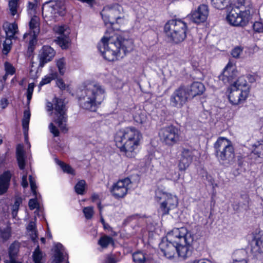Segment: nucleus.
Segmentation results:
<instances>
[{"label":"nucleus","mask_w":263,"mask_h":263,"mask_svg":"<svg viewBox=\"0 0 263 263\" xmlns=\"http://www.w3.org/2000/svg\"><path fill=\"white\" fill-rule=\"evenodd\" d=\"M193 241V235L186 228H174L162 239L159 248L167 258H172L177 253L179 257L184 259L188 256Z\"/></svg>","instance_id":"f257e3e1"},{"label":"nucleus","mask_w":263,"mask_h":263,"mask_svg":"<svg viewBox=\"0 0 263 263\" xmlns=\"http://www.w3.org/2000/svg\"><path fill=\"white\" fill-rule=\"evenodd\" d=\"M132 40L122 39L114 35L103 36L98 44V49L103 58L108 61H115L120 57L125 55L126 52L133 49Z\"/></svg>","instance_id":"f03ea898"},{"label":"nucleus","mask_w":263,"mask_h":263,"mask_svg":"<svg viewBox=\"0 0 263 263\" xmlns=\"http://www.w3.org/2000/svg\"><path fill=\"white\" fill-rule=\"evenodd\" d=\"M142 140L141 132L133 126L119 130L115 137L116 146L123 155L128 158H134L136 156Z\"/></svg>","instance_id":"7ed1b4c3"},{"label":"nucleus","mask_w":263,"mask_h":263,"mask_svg":"<svg viewBox=\"0 0 263 263\" xmlns=\"http://www.w3.org/2000/svg\"><path fill=\"white\" fill-rule=\"evenodd\" d=\"M105 87L98 83L83 84L79 97V103L84 109L95 111L106 98Z\"/></svg>","instance_id":"20e7f679"},{"label":"nucleus","mask_w":263,"mask_h":263,"mask_svg":"<svg viewBox=\"0 0 263 263\" xmlns=\"http://www.w3.org/2000/svg\"><path fill=\"white\" fill-rule=\"evenodd\" d=\"M252 5L245 0H238L237 4L231 7L228 11L226 20L231 26L244 27L251 18Z\"/></svg>","instance_id":"39448f33"},{"label":"nucleus","mask_w":263,"mask_h":263,"mask_svg":"<svg viewBox=\"0 0 263 263\" xmlns=\"http://www.w3.org/2000/svg\"><path fill=\"white\" fill-rule=\"evenodd\" d=\"M214 148L215 156L221 165L227 167L234 163L235 151L231 140L223 137H219Z\"/></svg>","instance_id":"423d86ee"},{"label":"nucleus","mask_w":263,"mask_h":263,"mask_svg":"<svg viewBox=\"0 0 263 263\" xmlns=\"http://www.w3.org/2000/svg\"><path fill=\"white\" fill-rule=\"evenodd\" d=\"M250 88L245 78L241 76L231 84L227 93L230 102L234 105L243 103L249 97Z\"/></svg>","instance_id":"0eeeda50"},{"label":"nucleus","mask_w":263,"mask_h":263,"mask_svg":"<svg viewBox=\"0 0 263 263\" xmlns=\"http://www.w3.org/2000/svg\"><path fill=\"white\" fill-rule=\"evenodd\" d=\"M46 110L50 111V115L53 114V122L58 125L61 130L67 131L66 123L67 116L64 101L61 99L54 98L52 102H47Z\"/></svg>","instance_id":"6e6552de"},{"label":"nucleus","mask_w":263,"mask_h":263,"mask_svg":"<svg viewBox=\"0 0 263 263\" xmlns=\"http://www.w3.org/2000/svg\"><path fill=\"white\" fill-rule=\"evenodd\" d=\"M164 30L166 36L175 43L181 42L186 37V24L180 20L168 21L165 24Z\"/></svg>","instance_id":"1a4fd4ad"},{"label":"nucleus","mask_w":263,"mask_h":263,"mask_svg":"<svg viewBox=\"0 0 263 263\" xmlns=\"http://www.w3.org/2000/svg\"><path fill=\"white\" fill-rule=\"evenodd\" d=\"M155 199L160 203L159 212L162 215L169 214L170 212L177 208L178 205V198L176 195L159 189L155 192Z\"/></svg>","instance_id":"9d476101"},{"label":"nucleus","mask_w":263,"mask_h":263,"mask_svg":"<svg viewBox=\"0 0 263 263\" xmlns=\"http://www.w3.org/2000/svg\"><path fill=\"white\" fill-rule=\"evenodd\" d=\"M160 140L165 145L172 146L180 140L179 129L173 125L161 128L159 132Z\"/></svg>","instance_id":"9b49d317"},{"label":"nucleus","mask_w":263,"mask_h":263,"mask_svg":"<svg viewBox=\"0 0 263 263\" xmlns=\"http://www.w3.org/2000/svg\"><path fill=\"white\" fill-rule=\"evenodd\" d=\"M131 183V180L128 178L119 180L112 185L110 189L111 195L116 199L124 198L127 195Z\"/></svg>","instance_id":"f8f14e48"},{"label":"nucleus","mask_w":263,"mask_h":263,"mask_svg":"<svg viewBox=\"0 0 263 263\" xmlns=\"http://www.w3.org/2000/svg\"><path fill=\"white\" fill-rule=\"evenodd\" d=\"M187 90L185 86H180L176 89L170 97V104L175 107L180 108L189 98Z\"/></svg>","instance_id":"ddd939ff"},{"label":"nucleus","mask_w":263,"mask_h":263,"mask_svg":"<svg viewBox=\"0 0 263 263\" xmlns=\"http://www.w3.org/2000/svg\"><path fill=\"white\" fill-rule=\"evenodd\" d=\"M198 154L197 151L191 148L182 149L178 167L180 171H185L192 163L193 160Z\"/></svg>","instance_id":"4468645a"},{"label":"nucleus","mask_w":263,"mask_h":263,"mask_svg":"<svg viewBox=\"0 0 263 263\" xmlns=\"http://www.w3.org/2000/svg\"><path fill=\"white\" fill-rule=\"evenodd\" d=\"M209 13L208 6L202 4L200 5L197 8L192 10L187 17L193 23L199 24L206 21Z\"/></svg>","instance_id":"2eb2a0df"},{"label":"nucleus","mask_w":263,"mask_h":263,"mask_svg":"<svg viewBox=\"0 0 263 263\" xmlns=\"http://www.w3.org/2000/svg\"><path fill=\"white\" fill-rule=\"evenodd\" d=\"M65 7L60 1H51L44 3L42 7L43 14L46 16L50 14V16L63 15L64 14Z\"/></svg>","instance_id":"dca6fc26"},{"label":"nucleus","mask_w":263,"mask_h":263,"mask_svg":"<svg viewBox=\"0 0 263 263\" xmlns=\"http://www.w3.org/2000/svg\"><path fill=\"white\" fill-rule=\"evenodd\" d=\"M237 73L235 64L229 61L224 68L222 73L219 76V79L224 84L231 85L234 83L233 80L237 77Z\"/></svg>","instance_id":"f3484780"},{"label":"nucleus","mask_w":263,"mask_h":263,"mask_svg":"<svg viewBox=\"0 0 263 263\" xmlns=\"http://www.w3.org/2000/svg\"><path fill=\"white\" fill-rule=\"evenodd\" d=\"M30 31L28 33H26L24 37L26 38L29 35L31 39L29 41V47L31 48L36 42V37L40 32L39 18L34 16L32 17L29 22Z\"/></svg>","instance_id":"a211bd4d"},{"label":"nucleus","mask_w":263,"mask_h":263,"mask_svg":"<svg viewBox=\"0 0 263 263\" xmlns=\"http://www.w3.org/2000/svg\"><path fill=\"white\" fill-rule=\"evenodd\" d=\"M29 180L31 192L34 196V198L30 199L28 203L29 209L32 210L38 207L39 203L37 200L40 199L41 196L37 192V186L36 185L34 178L32 175H29Z\"/></svg>","instance_id":"6ab92c4d"},{"label":"nucleus","mask_w":263,"mask_h":263,"mask_svg":"<svg viewBox=\"0 0 263 263\" xmlns=\"http://www.w3.org/2000/svg\"><path fill=\"white\" fill-rule=\"evenodd\" d=\"M55 52L54 50L49 46H44L41 49L39 54V59L40 65L43 66L44 65L50 61L55 56Z\"/></svg>","instance_id":"aec40b11"},{"label":"nucleus","mask_w":263,"mask_h":263,"mask_svg":"<svg viewBox=\"0 0 263 263\" xmlns=\"http://www.w3.org/2000/svg\"><path fill=\"white\" fill-rule=\"evenodd\" d=\"M111 6L112 10V20H115V23H123L126 17L123 7L118 4L111 5Z\"/></svg>","instance_id":"412c9836"},{"label":"nucleus","mask_w":263,"mask_h":263,"mask_svg":"<svg viewBox=\"0 0 263 263\" xmlns=\"http://www.w3.org/2000/svg\"><path fill=\"white\" fill-rule=\"evenodd\" d=\"M52 263H60L64 260L67 259V254L63 245L58 243L54 246V254Z\"/></svg>","instance_id":"4be33fe9"},{"label":"nucleus","mask_w":263,"mask_h":263,"mask_svg":"<svg viewBox=\"0 0 263 263\" xmlns=\"http://www.w3.org/2000/svg\"><path fill=\"white\" fill-rule=\"evenodd\" d=\"M12 173L10 171H5L0 176V195L5 193L9 186Z\"/></svg>","instance_id":"5701e85b"},{"label":"nucleus","mask_w":263,"mask_h":263,"mask_svg":"<svg viewBox=\"0 0 263 263\" xmlns=\"http://www.w3.org/2000/svg\"><path fill=\"white\" fill-rule=\"evenodd\" d=\"M189 97L193 98L201 95L205 90L204 85L199 82H193L189 87H186Z\"/></svg>","instance_id":"b1692460"},{"label":"nucleus","mask_w":263,"mask_h":263,"mask_svg":"<svg viewBox=\"0 0 263 263\" xmlns=\"http://www.w3.org/2000/svg\"><path fill=\"white\" fill-rule=\"evenodd\" d=\"M112 10L111 5H107L104 7L101 12L102 18L105 25L111 26L115 23L112 20Z\"/></svg>","instance_id":"393cba45"},{"label":"nucleus","mask_w":263,"mask_h":263,"mask_svg":"<svg viewBox=\"0 0 263 263\" xmlns=\"http://www.w3.org/2000/svg\"><path fill=\"white\" fill-rule=\"evenodd\" d=\"M5 30L6 39L12 40L14 38V35L17 33L18 28L17 25L15 23H9L6 22L3 25Z\"/></svg>","instance_id":"a878e982"},{"label":"nucleus","mask_w":263,"mask_h":263,"mask_svg":"<svg viewBox=\"0 0 263 263\" xmlns=\"http://www.w3.org/2000/svg\"><path fill=\"white\" fill-rule=\"evenodd\" d=\"M253 241L255 244L252 248V252L254 254L263 253V232H260Z\"/></svg>","instance_id":"bb28decb"},{"label":"nucleus","mask_w":263,"mask_h":263,"mask_svg":"<svg viewBox=\"0 0 263 263\" xmlns=\"http://www.w3.org/2000/svg\"><path fill=\"white\" fill-rule=\"evenodd\" d=\"M251 155L263 158V140L255 142L251 146Z\"/></svg>","instance_id":"cd10ccee"},{"label":"nucleus","mask_w":263,"mask_h":263,"mask_svg":"<svg viewBox=\"0 0 263 263\" xmlns=\"http://www.w3.org/2000/svg\"><path fill=\"white\" fill-rule=\"evenodd\" d=\"M247 257L248 253L246 250H236L232 255L233 261L232 263H239L242 260H248Z\"/></svg>","instance_id":"c85d7f7f"},{"label":"nucleus","mask_w":263,"mask_h":263,"mask_svg":"<svg viewBox=\"0 0 263 263\" xmlns=\"http://www.w3.org/2000/svg\"><path fill=\"white\" fill-rule=\"evenodd\" d=\"M24 151L23 145L19 144L16 147V158L19 168L23 170L25 167Z\"/></svg>","instance_id":"c756f323"},{"label":"nucleus","mask_w":263,"mask_h":263,"mask_svg":"<svg viewBox=\"0 0 263 263\" xmlns=\"http://www.w3.org/2000/svg\"><path fill=\"white\" fill-rule=\"evenodd\" d=\"M31 114L29 110H25L24 111V116L22 120V126L23 128L24 134L25 136V138L27 139L28 136V132L29 129V124Z\"/></svg>","instance_id":"7c9ffc66"},{"label":"nucleus","mask_w":263,"mask_h":263,"mask_svg":"<svg viewBox=\"0 0 263 263\" xmlns=\"http://www.w3.org/2000/svg\"><path fill=\"white\" fill-rule=\"evenodd\" d=\"M113 243L114 240L112 238L107 235L102 236L98 240V245L102 249L107 248L110 244Z\"/></svg>","instance_id":"2f4dec72"},{"label":"nucleus","mask_w":263,"mask_h":263,"mask_svg":"<svg viewBox=\"0 0 263 263\" xmlns=\"http://www.w3.org/2000/svg\"><path fill=\"white\" fill-rule=\"evenodd\" d=\"M211 2L213 7L222 10L229 5L230 0H211Z\"/></svg>","instance_id":"473e14b6"},{"label":"nucleus","mask_w":263,"mask_h":263,"mask_svg":"<svg viewBox=\"0 0 263 263\" xmlns=\"http://www.w3.org/2000/svg\"><path fill=\"white\" fill-rule=\"evenodd\" d=\"M27 230L29 233V235L31 239L35 241L37 238V231L36 230L35 223L34 221H30L27 227Z\"/></svg>","instance_id":"72a5a7b5"},{"label":"nucleus","mask_w":263,"mask_h":263,"mask_svg":"<svg viewBox=\"0 0 263 263\" xmlns=\"http://www.w3.org/2000/svg\"><path fill=\"white\" fill-rule=\"evenodd\" d=\"M57 43L63 49L69 46V39L68 35L59 36L55 40Z\"/></svg>","instance_id":"f704fd0d"},{"label":"nucleus","mask_w":263,"mask_h":263,"mask_svg":"<svg viewBox=\"0 0 263 263\" xmlns=\"http://www.w3.org/2000/svg\"><path fill=\"white\" fill-rule=\"evenodd\" d=\"M43 254L40 250L39 246H37L32 254L33 261L34 263H43Z\"/></svg>","instance_id":"c9c22d12"},{"label":"nucleus","mask_w":263,"mask_h":263,"mask_svg":"<svg viewBox=\"0 0 263 263\" xmlns=\"http://www.w3.org/2000/svg\"><path fill=\"white\" fill-rule=\"evenodd\" d=\"M53 30L59 36L68 35L70 33L69 29L66 25L55 26Z\"/></svg>","instance_id":"e433bc0d"},{"label":"nucleus","mask_w":263,"mask_h":263,"mask_svg":"<svg viewBox=\"0 0 263 263\" xmlns=\"http://www.w3.org/2000/svg\"><path fill=\"white\" fill-rule=\"evenodd\" d=\"M165 177L167 180L176 181L179 179L180 175L174 169L169 168L166 170Z\"/></svg>","instance_id":"4c0bfd02"},{"label":"nucleus","mask_w":263,"mask_h":263,"mask_svg":"<svg viewBox=\"0 0 263 263\" xmlns=\"http://www.w3.org/2000/svg\"><path fill=\"white\" fill-rule=\"evenodd\" d=\"M66 60L64 58H60L57 60L56 65L58 68L59 73L63 76L66 72Z\"/></svg>","instance_id":"58836bf2"},{"label":"nucleus","mask_w":263,"mask_h":263,"mask_svg":"<svg viewBox=\"0 0 263 263\" xmlns=\"http://www.w3.org/2000/svg\"><path fill=\"white\" fill-rule=\"evenodd\" d=\"M58 77V74L56 72L51 73L48 76H46L44 78L42 79V81L39 84V87L49 83L51 80L55 79Z\"/></svg>","instance_id":"ea45409f"},{"label":"nucleus","mask_w":263,"mask_h":263,"mask_svg":"<svg viewBox=\"0 0 263 263\" xmlns=\"http://www.w3.org/2000/svg\"><path fill=\"white\" fill-rule=\"evenodd\" d=\"M133 260L135 263H144L145 260L144 254L142 252H137L133 254Z\"/></svg>","instance_id":"a19ab883"},{"label":"nucleus","mask_w":263,"mask_h":263,"mask_svg":"<svg viewBox=\"0 0 263 263\" xmlns=\"http://www.w3.org/2000/svg\"><path fill=\"white\" fill-rule=\"evenodd\" d=\"M0 235L4 240H8L11 236V229L8 226H6L3 229H0Z\"/></svg>","instance_id":"79ce46f5"},{"label":"nucleus","mask_w":263,"mask_h":263,"mask_svg":"<svg viewBox=\"0 0 263 263\" xmlns=\"http://www.w3.org/2000/svg\"><path fill=\"white\" fill-rule=\"evenodd\" d=\"M86 183L84 180L79 181L75 186V191L78 194L83 195L84 192Z\"/></svg>","instance_id":"37998d69"},{"label":"nucleus","mask_w":263,"mask_h":263,"mask_svg":"<svg viewBox=\"0 0 263 263\" xmlns=\"http://www.w3.org/2000/svg\"><path fill=\"white\" fill-rule=\"evenodd\" d=\"M18 251V245L17 243H12L9 247V258H15Z\"/></svg>","instance_id":"c03bdc74"},{"label":"nucleus","mask_w":263,"mask_h":263,"mask_svg":"<svg viewBox=\"0 0 263 263\" xmlns=\"http://www.w3.org/2000/svg\"><path fill=\"white\" fill-rule=\"evenodd\" d=\"M58 164L61 166L64 172L69 174L73 175L74 173L73 169L69 165L61 161H58Z\"/></svg>","instance_id":"a18cd8bd"},{"label":"nucleus","mask_w":263,"mask_h":263,"mask_svg":"<svg viewBox=\"0 0 263 263\" xmlns=\"http://www.w3.org/2000/svg\"><path fill=\"white\" fill-rule=\"evenodd\" d=\"M253 30L258 33H263V21L260 19L255 21L253 25Z\"/></svg>","instance_id":"49530a36"},{"label":"nucleus","mask_w":263,"mask_h":263,"mask_svg":"<svg viewBox=\"0 0 263 263\" xmlns=\"http://www.w3.org/2000/svg\"><path fill=\"white\" fill-rule=\"evenodd\" d=\"M18 0H10L9 9L12 15H15L17 13V2Z\"/></svg>","instance_id":"de8ad7c7"},{"label":"nucleus","mask_w":263,"mask_h":263,"mask_svg":"<svg viewBox=\"0 0 263 263\" xmlns=\"http://www.w3.org/2000/svg\"><path fill=\"white\" fill-rule=\"evenodd\" d=\"M34 84L33 83H29L27 89L26 96L27 99V104H29L32 98V96L34 90Z\"/></svg>","instance_id":"09e8293b"},{"label":"nucleus","mask_w":263,"mask_h":263,"mask_svg":"<svg viewBox=\"0 0 263 263\" xmlns=\"http://www.w3.org/2000/svg\"><path fill=\"white\" fill-rule=\"evenodd\" d=\"M243 47L241 46L235 47L232 50L231 55L233 58H239L243 51Z\"/></svg>","instance_id":"8fccbe9b"},{"label":"nucleus","mask_w":263,"mask_h":263,"mask_svg":"<svg viewBox=\"0 0 263 263\" xmlns=\"http://www.w3.org/2000/svg\"><path fill=\"white\" fill-rule=\"evenodd\" d=\"M5 70L6 74L13 75L15 71V69L13 65L8 62L4 64Z\"/></svg>","instance_id":"3c124183"},{"label":"nucleus","mask_w":263,"mask_h":263,"mask_svg":"<svg viewBox=\"0 0 263 263\" xmlns=\"http://www.w3.org/2000/svg\"><path fill=\"white\" fill-rule=\"evenodd\" d=\"M11 40L6 39L3 44V52L4 54H7L10 51L11 46Z\"/></svg>","instance_id":"603ef678"},{"label":"nucleus","mask_w":263,"mask_h":263,"mask_svg":"<svg viewBox=\"0 0 263 263\" xmlns=\"http://www.w3.org/2000/svg\"><path fill=\"white\" fill-rule=\"evenodd\" d=\"M83 213L86 219H91L93 215V209L92 206H87L83 209Z\"/></svg>","instance_id":"864d4df0"},{"label":"nucleus","mask_w":263,"mask_h":263,"mask_svg":"<svg viewBox=\"0 0 263 263\" xmlns=\"http://www.w3.org/2000/svg\"><path fill=\"white\" fill-rule=\"evenodd\" d=\"M134 118L137 122L140 123H143L146 121V116L144 114H142V112L140 113L138 115H134Z\"/></svg>","instance_id":"5fc2aeb1"},{"label":"nucleus","mask_w":263,"mask_h":263,"mask_svg":"<svg viewBox=\"0 0 263 263\" xmlns=\"http://www.w3.org/2000/svg\"><path fill=\"white\" fill-rule=\"evenodd\" d=\"M50 132L53 135L54 137H58L59 135V131L57 127L53 123H50L49 125Z\"/></svg>","instance_id":"6e6d98bb"},{"label":"nucleus","mask_w":263,"mask_h":263,"mask_svg":"<svg viewBox=\"0 0 263 263\" xmlns=\"http://www.w3.org/2000/svg\"><path fill=\"white\" fill-rule=\"evenodd\" d=\"M56 84L61 89L64 90L66 88V85L62 79H58L56 81Z\"/></svg>","instance_id":"4d7b16f0"},{"label":"nucleus","mask_w":263,"mask_h":263,"mask_svg":"<svg viewBox=\"0 0 263 263\" xmlns=\"http://www.w3.org/2000/svg\"><path fill=\"white\" fill-rule=\"evenodd\" d=\"M187 263H212L211 261L206 258H202L199 259H195Z\"/></svg>","instance_id":"13d9d810"},{"label":"nucleus","mask_w":263,"mask_h":263,"mask_svg":"<svg viewBox=\"0 0 263 263\" xmlns=\"http://www.w3.org/2000/svg\"><path fill=\"white\" fill-rule=\"evenodd\" d=\"M116 258L112 255H109L106 258L105 263H117Z\"/></svg>","instance_id":"bf43d9fd"},{"label":"nucleus","mask_w":263,"mask_h":263,"mask_svg":"<svg viewBox=\"0 0 263 263\" xmlns=\"http://www.w3.org/2000/svg\"><path fill=\"white\" fill-rule=\"evenodd\" d=\"M21 184L22 186L26 188L28 186V183L27 181V175H24L22 177Z\"/></svg>","instance_id":"052dcab7"},{"label":"nucleus","mask_w":263,"mask_h":263,"mask_svg":"<svg viewBox=\"0 0 263 263\" xmlns=\"http://www.w3.org/2000/svg\"><path fill=\"white\" fill-rule=\"evenodd\" d=\"M8 104V100L6 99H2L0 101L1 107L3 109L5 108Z\"/></svg>","instance_id":"680f3d73"},{"label":"nucleus","mask_w":263,"mask_h":263,"mask_svg":"<svg viewBox=\"0 0 263 263\" xmlns=\"http://www.w3.org/2000/svg\"><path fill=\"white\" fill-rule=\"evenodd\" d=\"M98 208L100 210V217H101V222L102 223L103 226L105 225V224H106V223H105V220H104V218H103V217L102 216V214H101L102 207L101 206V203H98Z\"/></svg>","instance_id":"e2e57ef3"},{"label":"nucleus","mask_w":263,"mask_h":263,"mask_svg":"<svg viewBox=\"0 0 263 263\" xmlns=\"http://www.w3.org/2000/svg\"><path fill=\"white\" fill-rule=\"evenodd\" d=\"M5 263H21L15 260V258H9V259L5 260Z\"/></svg>","instance_id":"0e129e2a"},{"label":"nucleus","mask_w":263,"mask_h":263,"mask_svg":"<svg viewBox=\"0 0 263 263\" xmlns=\"http://www.w3.org/2000/svg\"><path fill=\"white\" fill-rule=\"evenodd\" d=\"M20 202L19 200H16L13 205V209L18 210Z\"/></svg>","instance_id":"69168bd1"},{"label":"nucleus","mask_w":263,"mask_h":263,"mask_svg":"<svg viewBox=\"0 0 263 263\" xmlns=\"http://www.w3.org/2000/svg\"><path fill=\"white\" fill-rule=\"evenodd\" d=\"M99 196L97 194H93L91 196L92 201L95 202L97 200L99 199Z\"/></svg>","instance_id":"338daca9"},{"label":"nucleus","mask_w":263,"mask_h":263,"mask_svg":"<svg viewBox=\"0 0 263 263\" xmlns=\"http://www.w3.org/2000/svg\"><path fill=\"white\" fill-rule=\"evenodd\" d=\"M4 202L0 200V213L4 211Z\"/></svg>","instance_id":"774afa93"}]
</instances>
